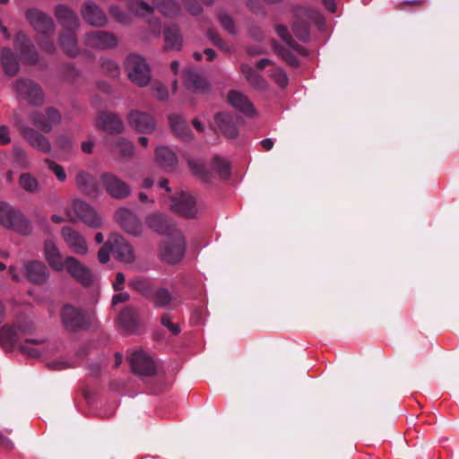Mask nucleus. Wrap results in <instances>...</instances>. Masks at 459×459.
Listing matches in <instances>:
<instances>
[{"instance_id": "obj_1", "label": "nucleus", "mask_w": 459, "mask_h": 459, "mask_svg": "<svg viewBox=\"0 0 459 459\" xmlns=\"http://www.w3.org/2000/svg\"><path fill=\"white\" fill-rule=\"evenodd\" d=\"M0 223L22 235L31 231V224L24 214L5 202H0Z\"/></svg>"}, {"instance_id": "obj_2", "label": "nucleus", "mask_w": 459, "mask_h": 459, "mask_svg": "<svg viewBox=\"0 0 459 459\" xmlns=\"http://www.w3.org/2000/svg\"><path fill=\"white\" fill-rule=\"evenodd\" d=\"M186 242L178 230H173L170 236H167L160 247V255L169 264H176L184 256Z\"/></svg>"}, {"instance_id": "obj_3", "label": "nucleus", "mask_w": 459, "mask_h": 459, "mask_svg": "<svg viewBox=\"0 0 459 459\" xmlns=\"http://www.w3.org/2000/svg\"><path fill=\"white\" fill-rule=\"evenodd\" d=\"M126 69L130 80L143 87L151 81V71L144 58L138 55H130L126 61Z\"/></svg>"}, {"instance_id": "obj_4", "label": "nucleus", "mask_w": 459, "mask_h": 459, "mask_svg": "<svg viewBox=\"0 0 459 459\" xmlns=\"http://www.w3.org/2000/svg\"><path fill=\"white\" fill-rule=\"evenodd\" d=\"M13 91L20 99L32 105H40L44 100L42 90L30 80H17L13 84Z\"/></svg>"}, {"instance_id": "obj_5", "label": "nucleus", "mask_w": 459, "mask_h": 459, "mask_svg": "<svg viewBox=\"0 0 459 459\" xmlns=\"http://www.w3.org/2000/svg\"><path fill=\"white\" fill-rule=\"evenodd\" d=\"M100 183L107 193L116 199H124L130 195L129 186L115 174L105 172L100 175Z\"/></svg>"}, {"instance_id": "obj_6", "label": "nucleus", "mask_w": 459, "mask_h": 459, "mask_svg": "<svg viewBox=\"0 0 459 459\" xmlns=\"http://www.w3.org/2000/svg\"><path fill=\"white\" fill-rule=\"evenodd\" d=\"M170 208L182 216L188 218L195 217L199 212L198 205L194 196L184 191L171 197Z\"/></svg>"}, {"instance_id": "obj_7", "label": "nucleus", "mask_w": 459, "mask_h": 459, "mask_svg": "<svg viewBox=\"0 0 459 459\" xmlns=\"http://www.w3.org/2000/svg\"><path fill=\"white\" fill-rule=\"evenodd\" d=\"M65 270L77 281L84 286H89L94 281L91 271L74 256L65 257Z\"/></svg>"}, {"instance_id": "obj_8", "label": "nucleus", "mask_w": 459, "mask_h": 459, "mask_svg": "<svg viewBox=\"0 0 459 459\" xmlns=\"http://www.w3.org/2000/svg\"><path fill=\"white\" fill-rule=\"evenodd\" d=\"M61 236L71 251L79 255H85L88 251V244L85 238L70 227H63Z\"/></svg>"}, {"instance_id": "obj_9", "label": "nucleus", "mask_w": 459, "mask_h": 459, "mask_svg": "<svg viewBox=\"0 0 459 459\" xmlns=\"http://www.w3.org/2000/svg\"><path fill=\"white\" fill-rule=\"evenodd\" d=\"M111 252L114 257L123 263H132L134 260V253L131 245L118 234L109 236Z\"/></svg>"}, {"instance_id": "obj_10", "label": "nucleus", "mask_w": 459, "mask_h": 459, "mask_svg": "<svg viewBox=\"0 0 459 459\" xmlns=\"http://www.w3.org/2000/svg\"><path fill=\"white\" fill-rule=\"evenodd\" d=\"M130 364L133 371L140 376H152L156 370L152 358L143 351H137L132 353Z\"/></svg>"}, {"instance_id": "obj_11", "label": "nucleus", "mask_w": 459, "mask_h": 459, "mask_svg": "<svg viewBox=\"0 0 459 459\" xmlns=\"http://www.w3.org/2000/svg\"><path fill=\"white\" fill-rule=\"evenodd\" d=\"M30 122L39 129L48 133L61 122V116L55 108H48L44 114L33 112L30 115Z\"/></svg>"}, {"instance_id": "obj_12", "label": "nucleus", "mask_w": 459, "mask_h": 459, "mask_svg": "<svg viewBox=\"0 0 459 459\" xmlns=\"http://www.w3.org/2000/svg\"><path fill=\"white\" fill-rule=\"evenodd\" d=\"M117 222L129 234L139 235L142 232V224L139 218L131 210L119 208L115 212Z\"/></svg>"}, {"instance_id": "obj_13", "label": "nucleus", "mask_w": 459, "mask_h": 459, "mask_svg": "<svg viewBox=\"0 0 459 459\" xmlns=\"http://www.w3.org/2000/svg\"><path fill=\"white\" fill-rule=\"evenodd\" d=\"M84 41L88 47L98 49L113 48L117 45V37L113 33L103 30L85 34Z\"/></svg>"}, {"instance_id": "obj_14", "label": "nucleus", "mask_w": 459, "mask_h": 459, "mask_svg": "<svg viewBox=\"0 0 459 459\" xmlns=\"http://www.w3.org/2000/svg\"><path fill=\"white\" fill-rule=\"evenodd\" d=\"M72 209L76 216L91 228H100L102 220L96 211L86 203L75 200L72 204Z\"/></svg>"}, {"instance_id": "obj_15", "label": "nucleus", "mask_w": 459, "mask_h": 459, "mask_svg": "<svg viewBox=\"0 0 459 459\" xmlns=\"http://www.w3.org/2000/svg\"><path fill=\"white\" fill-rule=\"evenodd\" d=\"M61 319L64 325L70 330L84 327L88 324L86 315L72 305H65L63 307Z\"/></svg>"}, {"instance_id": "obj_16", "label": "nucleus", "mask_w": 459, "mask_h": 459, "mask_svg": "<svg viewBox=\"0 0 459 459\" xmlns=\"http://www.w3.org/2000/svg\"><path fill=\"white\" fill-rule=\"evenodd\" d=\"M83 20L94 27H103L108 23V17L95 3L85 2L81 8Z\"/></svg>"}, {"instance_id": "obj_17", "label": "nucleus", "mask_w": 459, "mask_h": 459, "mask_svg": "<svg viewBox=\"0 0 459 459\" xmlns=\"http://www.w3.org/2000/svg\"><path fill=\"white\" fill-rule=\"evenodd\" d=\"M26 18L38 33L47 35L54 30L53 20L37 9L28 10Z\"/></svg>"}, {"instance_id": "obj_18", "label": "nucleus", "mask_w": 459, "mask_h": 459, "mask_svg": "<svg viewBox=\"0 0 459 459\" xmlns=\"http://www.w3.org/2000/svg\"><path fill=\"white\" fill-rule=\"evenodd\" d=\"M44 257L54 271L65 270V257H63L57 245L52 239H47L44 242Z\"/></svg>"}, {"instance_id": "obj_19", "label": "nucleus", "mask_w": 459, "mask_h": 459, "mask_svg": "<svg viewBox=\"0 0 459 459\" xmlns=\"http://www.w3.org/2000/svg\"><path fill=\"white\" fill-rule=\"evenodd\" d=\"M130 126L136 131L150 134L155 128V120L149 113L134 110L128 116Z\"/></svg>"}, {"instance_id": "obj_20", "label": "nucleus", "mask_w": 459, "mask_h": 459, "mask_svg": "<svg viewBox=\"0 0 459 459\" xmlns=\"http://www.w3.org/2000/svg\"><path fill=\"white\" fill-rule=\"evenodd\" d=\"M21 133L31 147L44 153L50 152L51 143L46 136L28 126L21 127Z\"/></svg>"}, {"instance_id": "obj_21", "label": "nucleus", "mask_w": 459, "mask_h": 459, "mask_svg": "<svg viewBox=\"0 0 459 459\" xmlns=\"http://www.w3.org/2000/svg\"><path fill=\"white\" fill-rule=\"evenodd\" d=\"M55 15L59 23L68 31L79 28V19L76 13L68 6L60 4L56 7Z\"/></svg>"}, {"instance_id": "obj_22", "label": "nucleus", "mask_w": 459, "mask_h": 459, "mask_svg": "<svg viewBox=\"0 0 459 459\" xmlns=\"http://www.w3.org/2000/svg\"><path fill=\"white\" fill-rule=\"evenodd\" d=\"M152 301L155 307L162 308H174L180 303L178 293L166 288L157 289L152 295Z\"/></svg>"}, {"instance_id": "obj_23", "label": "nucleus", "mask_w": 459, "mask_h": 459, "mask_svg": "<svg viewBox=\"0 0 459 459\" xmlns=\"http://www.w3.org/2000/svg\"><path fill=\"white\" fill-rule=\"evenodd\" d=\"M184 84L194 93H204L209 90V84L204 78L194 70L184 72Z\"/></svg>"}, {"instance_id": "obj_24", "label": "nucleus", "mask_w": 459, "mask_h": 459, "mask_svg": "<svg viewBox=\"0 0 459 459\" xmlns=\"http://www.w3.org/2000/svg\"><path fill=\"white\" fill-rule=\"evenodd\" d=\"M27 278L34 283H42L48 278L46 265L39 261H31L24 264Z\"/></svg>"}, {"instance_id": "obj_25", "label": "nucleus", "mask_w": 459, "mask_h": 459, "mask_svg": "<svg viewBox=\"0 0 459 459\" xmlns=\"http://www.w3.org/2000/svg\"><path fill=\"white\" fill-rule=\"evenodd\" d=\"M229 103L245 115H252L254 107L249 100L242 92L232 90L228 93Z\"/></svg>"}, {"instance_id": "obj_26", "label": "nucleus", "mask_w": 459, "mask_h": 459, "mask_svg": "<svg viewBox=\"0 0 459 459\" xmlns=\"http://www.w3.org/2000/svg\"><path fill=\"white\" fill-rule=\"evenodd\" d=\"M146 224L149 228L160 234L170 236L173 230H177L174 225L165 216L160 214H152L146 218Z\"/></svg>"}, {"instance_id": "obj_27", "label": "nucleus", "mask_w": 459, "mask_h": 459, "mask_svg": "<svg viewBox=\"0 0 459 459\" xmlns=\"http://www.w3.org/2000/svg\"><path fill=\"white\" fill-rule=\"evenodd\" d=\"M155 162L163 169H173L178 159L173 151L165 146H160L155 150Z\"/></svg>"}, {"instance_id": "obj_28", "label": "nucleus", "mask_w": 459, "mask_h": 459, "mask_svg": "<svg viewBox=\"0 0 459 459\" xmlns=\"http://www.w3.org/2000/svg\"><path fill=\"white\" fill-rule=\"evenodd\" d=\"M77 186L89 195H98L100 188L94 177L87 172L80 171L75 178Z\"/></svg>"}, {"instance_id": "obj_29", "label": "nucleus", "mask_w": 459, "mask_h": 459, "mask_svg": "<svg viewBox=\"0 0 459 459\" xmlns=\"http://www.w3.org/2000/svg\"><path fill=\"white\" fill-rule=\"evenodd\" d=\"M14 43L16 48L21 51V55L27 62L34 63L37 61L38 56L35 48L25 34L22 32L17 33Z\"/></svg>"}, {"instance_id": "obj_30", "label": "nucleus", "mask_w": 459, "mask_h": 459, "mask_svg": "<svg viewBox=\"0 0 459 459\" xmlns=\"http://www.w3.org/2000/svg\"><path fill=\"white\" fill-rule=\"evenodd\" d=\"M96 125L108 133H117L123 129L120 118L115 114H100L97 118Z\"/></svg>"}, {"instance_id": "obj_31", "label": "nucleus", "mask_w": 459, "mask_h": 459, "mask_svg": "<svg viewBox=\"0 0 459 459\" xmlns=\"http://www.w3.org/2000/svg\"><path fill=\"white\" fill-rule=\"evenodd\" d=\"M215 122L218 128L229 138H235L238 134V130L235 123L233 122L232 116L228 113H220L215 117Z\"/></svg>"}, {"instance_id": "obj_32", "label": "nucleus", "mask_w": 459, "mask_h": 459, "mask_svg": "<svg viewBox=\"0 0 459 459\" xmlns=\"http://www.w3.org/2000/svg\"><path fill=\"white\" fill-rule=\"evenodd\" d=\"M165 48L168 50H179L183 45V39L177 25L169 27L164 31Z\"/></svg>"}, {"instance_id": "obj_33", "label": "nucleus", "mask_w": 459, "mask_h": 459, "mask_svg": "<svg viewBox=\"0 0 459 459\" xmlns=\"http://www.w3.org/2000/svg\"><path fill=\"white\" fill-rule=\"evenodd\" d=\"M1 63L3 68L10 76L15 75L19 71V64L16 56L10 48H4L1 50Z\"/></svg>"}, {"instance_id": "obj_34", "label": "nucleus", "mask_w": 459, "mask_h": 459, "mask_svg": "<svg viewBox=\"0 0 459 459\" xmlns=\"http://www.w3.org/2000/svg\"><path fill=\"white\" fill-rule=\"evenodd\" d=\"M172 131L181 139L188 140L191 136V131L186 120L178 115H171L169 117Z\"/></svg>"}, {"instance_id": "obj_35", "label": "nucleus", "mask_w": 459, "mask_h": 459, "mask_svg": "<svg viewBox=\"0 0 459 459\" xmlns=\"http://www.w3.org/2000/svg\"><path fill=\"white\" fill-rule=\"evenodd\" d=\"M152 3L164 16H177L180 12L179 4L173 0H153Z\"/></svg>"}, {"instance_id": "obj_36", "label": "nucleus", "mask_w": 459, "mask_h": 459, "mask_svg": "<svg viewBox=\"0 0 459 459\" xmlns=\"http://www.w3.org/2000/svg\"><path fill=\"white\" fill-rule=\"evenodd\" d=\"M108 151L112 153H119L124 157L131 156L134 152V145L124 138H117L113 143H108Z\"/></svg>"}, {"instance_id": "obj_37", "label": "nucleus", "mask_w": 459, "mask_h": 459, "mask_svg": "<svg viewBox=\"0 0 459 459\" xmlns=\"http://www.w3.org/2000/svg\"><path fill=\"white\" fill-rule=\"evenodd\" d=\"M60 44L63 49L69 56H75L78 53L77 41L74 35V31H68L62 34L60 38Z\"/></svg>"}, {"instance_id": "obj_38", "label": "nucleus", "mask_w": 459, "mask_h": 459, "mask_svg": "<svg viewBox=\"0 0 459 459\" xmlns=\"http://www.w3.org/2000/svg\"><path fill=\"white\" fill-rule=\"evenodd\" d=\"M241 71L252 86L257 89L265 87V81L253 68L245 65L241 66Z\"/></svg>"}, {"instance_id": "obj_39", "label": "nucleus", "mask_w": 459, "mask_h": 459, "mask_svg": "<svg viewBox=\"0 0 459 459\" xmlns=\"http://www.w3.org/2000/svg\"><path fill=\"white\" fill-rule=\"evenodd\" d=\"M241 71L252 86L257 89L265 87V81L253 68L245 65L241 66Z\"/></svg>"}, {"instance_id": "obj_40", "label": "nucleus", "mask_w": 459, "mask_h": 459, "mask_svg": "<svg viewBox=\"0 0 459 459\" xmlns=\"http://www.w3.org/2000/svg\"><path fill=\"white\" fill-rule=\"evenodd\" d=\"M19 183L22 189L30 193H36L39 189L38 180L29 173L22 174L19 178Z\"/></svg>"}, {"instance_id": "obj_41", "label": "nucleus", "mask_w": 459, "mask_h": 459, "mask_svg": "<svg viewBox=\"0 0 459 459\" xmlns=\"http://www.w3.org/2000/svg\"><path fill=\"white\" fill-rule=\"evenodd\" d=\"M92 412L102 418L111 416L115 411V403H90Z\"/></svg>"}, {"instance_id": "obj_42", "label": "nucleus", "mask_w": 459, "mask_h": 459, "mask_svg": "<svg viewBox=\"0 0 459 459\" xmlns=\"http://www.w3.org/2000/svg\"><path fill=\"white\" fill-rule=\"evenodd\" d=\"M135 312L131 307L125 308L119 315L120 323L122 324L124 328L128 330L134 326L135 323Z\"/></svg>"}, {"instance_id": "obj_43", "label": "nucleus", "mask_w": 459, "mask_h": 459, "mask_svg": "<svg viewBox=\"0 0 459 459\" xmlns=\"http://www.w3.org/2000/svg\"><path fill=\"white\" fill-rule=\"evenodd\" d=\"M212 169L222 178H228L230 163L221 157H215L212 160Z\"/></svg>"}, {"instance_id": "obj_44", "label": "nucleus", "mask_w": 459, "mask_h": 459, "mask_svg": "<svg viewBox=\"0 0 459 459\" xmlns=\"http://www.w3.org/2000/svg\"><path fill=\"white\" fill-rule=\"evenodd\" d=\"M42 342L41 339H26L21 348L30 357H39L41 354V351L39 348L30 347V344L39 345Z\"/></svg>"}, {"instance_id": "obj_45", "label": "nucleus", "mask_w": 459, "mask_h": 459, "mask_svg": "<svg viewBox=\"0 0 459 459\" xmlns=\"http://www.w3.org/2000/svg\"><path fill=\"white\" fill-rule=\"evenodd\" d=\"M154 8L145 2H140L137 4H133L130 7V12L134 15L141 17H148L152 14Z\"/></svg>"}, {"instance_id": "obj_46", "label": "nucleus", "mask_w": 459, "mask_h": 459, "mask_svg": "<svg viewBox=\"0 0 459 459\" xmlns=\"http://www.w3.org/2000/svg\"><path fill=\"white\" fill-rule=\"evenodd\" d=\"M130 287L144 296L151 294V283L146 279H134L130 281Z\"/></svg>"}, {"instance_id": "obj_47", "label": "nucleus", "mask_w": 459, "mask_h": 459, "mask_svg": "<svg viewBox=\"0 0 459 459\" xmlns=\"http://www.w3.org/2000/svg\"><path fill=\"white\" fill-rule=\"evenodd\" d=\"M13 157H14V162L19 165L20 167L23 169H29L30 168V160L28 159L26 152L20 148V147H14L13 148Z\"/></svg>"}, {"instance_id": "obj_48", "label": "nucleus", "mask_w": 459, "mask_h": 459, "mask_svg": "<svg viewBox=\"0 0 459 459\" xmlns=\"http://www.w3.org/2000/svg\"><path fill=\"white\" fill-rule=\"evenodd\" d=\"M160 324L166 327L173 335H178L181 332L179 325L172 322V317L169 314H163L160 317Z\"/></svg>"}, {"instance_id": "obj_49", "label": "nucleus", "mask_w": 459, "mask_h": 459, "mask_svg": "<svg viewBox=\"0 0 459 459\" xmlns=\"http://www.w3.org/2000/svg\"><path fill=\"white\" fill-rule=\"evenodd\" d=\"M45 162L48 164V169L55 174L59 181L64 182L66 179L65 169L61 165L49 159H46Z\"/></svg>"}, {"instance_id": "obj_50", "label": "nucleus", "mask_w": 459, "mask_h": 459, "mask_svg": "<svg viewBox=\"0 0 459 459\" xmlns=\"http://www.w3.org/2000/svg\"><path fill=\"white\" fill-rule=\"evenodd\" d=\"M218 18L224 30L230 34L236 33L235 24L230 16L226 13H220Z\"/></svg>"}, {"instance_id": "obj_51", "label": "nucleus", "mask_w": 459, "mask_h": 459, "mask_svg": "<svg viewBox=\"0 0 459 459\" xmlns=\"http://www.w3.org/2000/svg\"><path fill=\"white\" fill-rule=\"evenodd\" d=\"M102 69L110 76L117 77L119 74L117 65L109 59H105L101 63Z\"/></svg>"}, {"instance_id": "obj_52", "label": "nucleus", "mask_w": 459, "mask_h": 459, "mask_svg": "<svg viewBox=\"0 0 459 459\" xmlns=\"http://www.w3.org/2000/svg\"><path fill=\"white\" fill-rule=\"evenodd\" d=\"M271 76L275 81V82L281 87H285L288 84V77L281 68H275L272 72Z\"/></svg>"}, {"instance_id": "obj_53", "label": "nucleus", "mask_w": 459, "mask_h": 459, "mask_svg": "<svg viewBox=\"0 0 459 459\" xmlns=\"http://www.w3.org/2000/svg\"><path fill=\"white\" fill-rule=\"evenodd\" d=\"M109 13L118 22L126 23L129 22V15L122 12L117 6H111Z\"/></svg>"}, {"instance_id": "obj_54", "label": "nucleus", "mask_w": 459, "mask_h": 459, "mask_svg": "<svg viewBox=\"0 0 459 459\" xmlns=\"http://www.w3.org/2000/svg\"><path fill=\"white\" fill-rule=\"evenodd\" d=\"M109 252H111V244L109 238L98 252V260L101 264H105L109 260Z\"/></svg>"}, {"instance_id": "obj_55", "label": "nucleus", "mask_w": 459, "mask_h": 459, "mask_svg": "<svg viewBox=\"0 0 459 459\" xmlns=\"http://www.w3.org/2000/svg\"><path fill=\"white\" fill-rule=\"evenodd\" d=\"M188 13L192 15H198L202 13L203 8L195 0H183Z\"/></svg>"}, {"instance_id": "obj_56", "label": "nucleus", "mask_w": 459, "mask_h": 459, "mask_svg": "<svg viewBox=\"0 0 459 459\" xmlns=\"http://www.w3.org/2000/svg\"><path fill=\"white\" fill-rule=\"evenodd\" d=\"M276 32L288 46L295 48L294 42L291 36L288 33L286 27L282 25L276 26Z\"/></svg>"}, {"instance_id": "obj_57", "label": "nucleus", "mask_w": 459, "mask_h": 459, "mask_svg": "<svg viewBox=\"0 0 459 459\" xmlns=\"http://www.w3.org/2000/svg\"><path fill=\"white\" fill-rule=\"evenodd\" d=\"M208 36L209 38L211 39V40L215 44L217 45L221 49H222L223 51L225 52H231L232 51V48L229 45H227L226 43H224L220 38L219 36L214 33L213 31H209L208 32Z\"/></svg>"}, {"instance_id": "obj_58", "label": "nucleus", "mask_w": 459, "mask_h": 459, "mask_svg": "<svg viewBox=\"0 0 459 459\" xmlns=\"http://www.w3.org/2000/svg\"><path fill=\"white\" fill-rule=\"evenodd\" d=\"M155 96L160 100H166L169 98L167 88L160 82H156L153 86Z\"/></svg>"}, {"instance_id": "obj_59", "label": "nucleus", "mask_w": 459, "mask_h": 459, "mask_svg": "<svg viewBox=\"0 0 459 459\" xmlns=\"http://www.w3.org/2000/svg\"><path fill=\"white\" fill-rule=\"evenodd\" d=\"M293 31H294L295 35L302 40L307 39L308 37L307 22L302 23L300 25V28L298 25H294Z\"/></svg>"}, {"instance_id": "obj_60", "label": "nucleus", "mask_w": 459, "mask_h": 459, "mask_svg": "<svg viewBox=\"0 0 459 459\" xmlns=\"http://www.w3.org/2000/svg\"><path fill=\"white\" fill-rule=\"evenodd\" d=\"M14 334V330L12 327H3L0 329V341H2L4 336H6L8 341L13 343L16 342Z\"/></svg>"}, {"instance_id": "obj_61", "label": "nucleus", "mask_w": 459, "mask_h": 459, "mask_svg": "<svg viewBox=\"0 0 459 459\" xmlns=\"http://www.w3.org/2000/svg\"><path fill=\"white\" fill-rule=\"evenodd\" d=\"M11 142L9 129L5 126H0V144L5 145Z\"/></svg>"}, {"instance_id": "obj_62", "label": "nucleus", "mask_w": 459, "mask_h": 459, "mask_svg": "<svg viewBox=\"0 0 459 459\" xmlns=\"http://www.w3.org/2000/svg\"><path fill=\"white\" fill-rule=\"evenodd\" d=\"M125 282V275L122 273H117L116 276V281L113 283V288L115 290L118 291L123 290Z\"/></svg>"}, {"instance_id": "obj_63", "label": "nucleus", "mask_w": 459, "mask_h": 459, "mask_svg": "<svg viewBox=\"0 0 459 459\" xmlns=\"http://www.w3.org/2000/svg\"><path fill=\"white\" fill-rule=\"evenodd\" d=\"M129 299V295L126 292L118 293L114 295L112 299V305L115 306L118 303L126 301Z\"/></svg>"}, {"instance_id": "obj_64", "label": "nucleus", "mask_w": 459, "mask_h": 459, "mask_svg": "<svg viewBox=\"0 0 459 459\" xmlns=\"http://www.w3.org/2000/svg\"><path fill=\"white\" fill-rule=\"evenodd\" d=\"M57 144L59 145V147L61 149H63L65 151H69L73 146L72 143L69 140H66L64 138L58 139Z\"/></svg>"}]
</instances>
